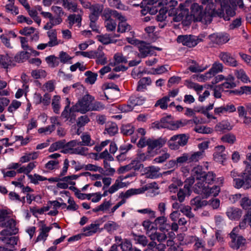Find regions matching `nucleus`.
<instances>
[{
	"mask_svg": "<svg viewBox=\"0 0 251 251\" xmlns=\"http://www.w3.org/2000/svg\"><path fill=\"white\" fill-rule=\"evenodd\" d=\"M145 101V99L142 96H132L129 99L130 104L120 105L119 109L122 112L131 111L132 110L134 106L142 105Z\"/></svg>",
	"mask_w": 251,
	"mask_h": 251,
	"instance_id": "obj_9",
	"label": "nucleus"
},
{
	"mask_svg": "<svg viewBox=\"0 0 251 251\" xmlns=\"http://www.w3.org/2000/svg\"><path fill=\"white\" fill-rule=\"evenodd\" d=\"M188 137L185 134H181L172 136L168 142V145L171 150H176L180 146H185L188 141Z\"/></svg>",
	"mask_w": 251,
	"mask_h": 251,
	"instance_id": "obj_6",
	"label": "nucleus"
},
{
	"mask_svg": "<svg viewBox=\"0 0 251 251\" xmlns=\"http://www.w3.org/2000/svg\"><path fill=\"white\" fill-rule=\"evenodd\" d=\"M166 231H168V229L164 230V231H161L162 232H157L156 229L154 233L150 234V238L152 241L157 240L159 242H164L167 239Z\"/></svg>",
	"mask_w": 251,
	"mask_h": 251,
	"instance_id": "obj_33",
	"label": "nucleus"
},
{
	"mask_svg": "<svg viewBox=\"0 0 251 251\" xmlns=\"http://www.w3.org/2000/svg\"><path fill=\"white\" fill-rule=\"evenodd\" d=\"M213 154L214 160L218 162L223 163L226 158L227 153L224 146H219L215 148Z\"/></svg>",
	"mask_w": 251,
	"mask_h": 251,
	"instance_id": "obj_17",
	"label": "nucleus"
},
{
	"mask_svg": "<svg viewBox=\"0 0 251 251\" xmlns=\"http://www.w3.org/2000/svg\"><path fill=\"white\" fill-rule=\"evenodd\" d=\"M94 98L93 97L86 95L72 106V110L74 111L84 114L91 110V102H92Z\"/></svg>",
	"mask_w": 251,
	"mask_h": 251,
	"instance_id": "obj_5",
	"label": "nucleus"
},
{
	"mask_svg": "<svg viewBox=\"0 0 251 251\" xmlns=\"http://www.w3.org/2000/svg\"><path fill=\"white\" fill-rule=\"evenodd\" d=\"M143 226L145 229L146 230V234L150 237V234H152L157 229L156 227L154 226V224L151 223L149 221H145L143 223Z\"/></svg>",
	"mask_w": 251,
	"mask_h": 251,
	"instance_id": "obj_50",
	"label": "nucleus"
},
{
	"mask_svg": "<svg viewBox=\"0 0 251 251\" xmlns=\"http://www.w3.org/2000/svg\"><path fill=\"white\" fill-rule=\"evenodd\" d=\"M60 100L61 97L58 95L54 96L52 99L51 106L53 112L56 114L59 113L61 107Z\"/></svg>",
	"mask_w": 251,
	"mask_h": 251,
	"instance_id": "obj_46",
	"label": "nucleus"
},
{
	"mask_svg": "<svg viewBox=\"0 0 251 251\" xmlns=\"http://www.w3.org/2000/svg\"><path fill=\"white\" fill-rule=\"evenodd\" d=\"M119 226L113 221H108L104 224V228L109 233H112L117 230Z\"/></svg>",
	"mask_w": 251,
	"mask_h": 251,
	"instance_id": "obj_49",
	"label": "nucleus"
},
{
	"mask_svg": "<svg viewBox=\"0 0 251 251\" xmlns=\"http://www.w3.org/2000/svg\"><path fill=\"white\" fill-rule=\"evenodd\" d=\"M151 82L150 77H143L140 79L138 82L137 90L138 91H144L146 89L147 87L151 84Z\"/></svg>",
	"mask_w": 251,
	"mask_h": 251,
	"instance_id": "obj_45",
	"label": "nucleus"
},
{
	"mask_svg": "<svg viewBox=\"0 0 251 251\" xmlns=\"http://www.w3.org/2000/svg\"><path fill=\"white\" fill-rule=\"evenodd\" d=\"M205 172L202 171V167L201 166H197L193 168L192 170V177L193 179L189 178V185L191 183H193V179H196L197 180H201L204 176Z\"/></svg>",
	"mask_w": 251,
	"mask_h": 251,
	"instance_id": "obj_27",
	"label": "nucleus"
},
{
	"mask_svg": "<svg viewBox=\"0 0 251 251\" xmlns=\"http://www.w3.org/2000/svg\"><path fill=\"white\" fill-rule=\"evenodd\" d=\"M105 26L108 31H113L116 29L117 26L116 23L112 19L104 21Z\"/></svg>",
	"mask_w": 251,
	"mask_h": 251,
	"instance_id": "obj_62",
	"label": "nucleus"
},
{
	"mask_svg": "<svg viewBox=\"0 0 251 251\" xmlns=\"http://www.w3.org/2000/svg\"><path fill=\"white\" fill-rule=\"evenodd\" d=\"M68 20L70 25L72 26L75 24H77V25H79L82 19L79 15L72 14L68 17Z\"/></svg>",
	"mask_w": 251,
	"mask_h": 251,
	"instance_id": "obj_57",
	"label": "nucleus"
},
{
	"mask_svg": "<svg viewBox=\"0 0 251 251\" xmlns=\"http://www.w3.org/2000/svg\"><path fill=\"white\" fill-rule=\"evenodd\" d=\"M38 224L39 227V233L36 238V242L45 241L47 239L49 235V233L52 229V226H47L45 222L43 221H40Z\"/></svg>",
	"mask_w": 251,
	"mask_h": 251,
	"instance_id": "obj_14",
	"label": "nucleus"
},
{
	"mask_svg": "<svg viewBox=\"0 0 251 251\" xmlns=\"http://www.w3.org/2000/svg\"><path fill=\"white\" fill-rule=\"evenodd\" d=\"M166 140L159 138L156 139H148V147L147 152L151 156H154L156 152L154 150H158L162 147L166 143Z\"/></svg>",
	"mask_w": 251,
	"mask_h": 251,
	"instance_id": "obj_10",
	"label": "nucleus"
},
{
	"mask_svg": "<svg viewBox=\"0 0 251 251\" xmlns=\"http://www.w3.org/2000/svg\"><path fill=\"white\" fill-rule=\"evenodd\" d=\"M201 3L205 5V11L203 13L202 8L197 3L191 6L189 20L201 21L205 24L210 23L213 17H223L225 20H228L229 16H233L235 11L233 7L237 4L240 7L242 5V0H201Z\"/></svg>",
	"mask_w": 251,
	"mask_h": 251,
	"instance_id": "obj_1",
	"label": "nucleus"
},
{
	"mask_svg": "<svg viewBox=\"0 0 251 251\" xmlns=\"http://www.w3.org/2000/svg\"><path fill=\"white\" fill-rule=\"evenodd\" d=\"M120 15L121 14L119 13L117 11L105 9L103 11L102 17L104 21H105V20L112 19V17L118 19Z\"/></svg>",
	"mask_w": 251,
	"mask_h": 251,
	"instance_id": "obj_42",
	"label": "nucleus"
},
{
	"mask_svg": "<svg viewBox=\"0 0 251 251\" xmlns=\"http://www.w3.org/2000/svg\"><path fill=\"white\" fill-rule=\"evenodd\" d=\"M234 75L237 79H240L244 83L250 82L249 77L247 76L245 71L242 69H236L234 71Z\"/></svg>",
	"mask_w": 251,
	"mask_h": 251,
	"instance_id": "obj_41",
	"label": "nucleus"
},
{
	"mask_svg": "<svg viewBox=\"0 0 251 251\" xmlns=\"http://www.w3.org/2000/svg\"><path fill=\"white\" fill-rule=\"evenodd\" d=\"M232 240L230 244L231 248L238 250L240 248L244 246L246 243V240L242 236H238L231 238Z\"/></svg>",
	"mask_w": 251,
	"mask_h": 251,
	"instance_id": "obj_28",
	"label": "nucleus"
},
{
	"mask_svg": "<svg viewBox=\"0 0 251 251\" xmlns=\"http://www.w3.org/2000/svg\"><path fill=\"white\" fill-rule=\"evenodd\" d=\"M117 19L120 21L117 28L118 32L124 33L131 30V26L126 22V19L124 16L121 14Z\"/></svg>",
	"mask_w": 251,
	"mask_h": 251,
	"instance_id": "obj_23",
	"label": "nucleus"
},
{
	"mask_svg": "<svg viewBox=\"0 0 251 251\" xmlns=\"http://www.w3.org/2000/svg\"><path fill=\"white\" fill-rule=\"evenodd\" d=\"M233 128L228 120H223L215 126V130L217 132H225L231 130Z\"/></svg>",
	"mask_w": 251,
	"mask_h": 251,
	"instance_id": "obj_24",
	"label": "nucleus"
},
{
	"mask_svg": "<svg viewBox=\"0 0 251 251\" xmlns=\"http://www.w3.org/2000/svg\"><path fill=\"white\" fill-rule=\"evenodd\" d=\"M240 205L243 209L247 210L251 206V199L245 194H242L241 200L240 201Z\"/></svg>",
	"mask_w": 251,
	"mask_h": 251,
	"instance_id": "obj_52",
	"label": "nucleus"
},
{
	"mask_svg": "<svg viewBox=\"0 0 251 251\" xmlns=\"http://www.w3.org/2000/svg\"><path fill=\"white\" fill-rule=\"evenodd\" d=\"M187 121H173L171 116L161 119L160 122H154L152 124V127L156 128H167L171 130H176L186 125Z\"/></svg>",
	"mask_w": 251,
	"mask_h": 251,
	"instance_id": "obj_4",
	"label": "nucleus"
},
{
	"mask_svg": "<svg viewBox=\"0 0 251 251\" xmlns=\"http://www.w3.org/2000/svg\"><path fill=\"white\" fill-rule=\"evenodd\" d=\"M100 224L98 221H95L91 225L87 226L82 229V235L90 236L96 233L99 229Z\"/></svg>",
	"mask_w": 251,
	"mask_h": 251,
	"instance_id": "obj_18",
	"label": "nucleus"
},
{
	"mask_svg": "<svg viewBox=\"0 0 251 251\" xmlns=\"http://www.w3.org/2000/svg\"><path fill=\"white\" fill-rule=\"evenodd\" d=\"M45 61L48 66L52 68L58 66L60 63L59 58L54 55H50L46 57Z\"/></svg>",
	"mask_w": 251,
	"mask_h": 251,
	"instance_id": "obj_39",
	"label": "nucleus"
},
{
	"mask_svg": "<svg viewBox=\"0 0 251 251\" xmlns=\"http://www.w3.org/2000/svg\"><path fill=\"white\" fill-rule=\"evenodd\" d=\"M63 6L70 12H76L77 10V3L72 0H63Z\"/></svg>",
	"mask_w": 251,
	"mask_h": 251,
	"instance_id": "obj_40",
	"label": "nucleus"
},
{
	"mask_svg": "<svg viewBox=\"0 0 251 251\" xmlns=\"http://www.w3.org/2000/svg\"><path fill=\"white\" fill-rule=\"evenodd\" d=\"M39 155L38 151L26 152L20 158V162L21 163H25L31 160H35L38 157Z\"/></svg>",
	"mask_w": 251,
	"mask_h": 251,
	"instance_id": "obj_32",
	"label": "nucleus"
},
{
	"mask_svg": "<svg viewBox=\"0 0 251 251\" xmlns=\"http://www.w3.org/2000/svg\"><path fill=\"white\" fill-rule=\"evenodd\" d=\"M86 76L85 82L86 83L92 85L94 84L97 79L98 74L90 71H87L84 73Z\"/></svg>",
	"mask_w": 251,
	"mask_h": 251,
	"instance_id": "obj_43",
	"label": "nucleus"
},
{
	"mask_svg": "<svg viewBox=\"0 0 251 251\" xmlns=\"http://www.w3.org/2000/svg\"><path fill=\"white\" fill-rule=\"evenodd\" d=\"M170 99L168 97L166 96L161 99L157 100L155 104V106H159L162 109H165L168 106V102L170 101Z\"/></svg>",
	"mask_w": 251,
	"mask_h": 251,
	"instance_id": "obj_60",
	"label": "nucleus"
},
{
	"mask_svg": "<svg viewBox=\"0 0 251 251\" xmlns=\"http://www.w3.org/2000/svg\"><path fill=\"white\" fill-rule=\"evenodd\" d=\"M47 35L49 39L48 44L50 45V48L58 46L61 43V41L57 39L56 29H49L47 32Z\"/></svg>",
	"mask_w": 251,
	"mask_h": 251,
	"instance_id": "obj_19",
	"label": "nucleus"
},
{
	"mask_svg": "<svg viewBox=\"0 0 251 251\" xmlns=\"http://www.w3.org/2000/svg\"><path fill=\"white\" fill-rule=\"evenodd\" d=\"M62 22V19L60 17H52V18L44 25V29L45 30L52 29L51 28L55 26L60 24Z\"/></svg>",
	"mask_w": 251,
	"mask_h": 251,
	"instance_id": "obj_35",
	"label": "nucleus"
},
{
	"mask_svg": "<svg viewBox=\"0 0 251 251\" xmlns=\"http://www.w3.org/2000/svg\"><path fill=\"white\" fill-rule=\"evenodd\" d=\"M116 204H116L112 208L109 209V208L112 205L111 201L110 200H104L101 204L94 208L93 209V211L95 212L99 211H107L109 214H113L114 212L111 213V210Z\"/></svg>",
	"mask_w": 251,
	"mask_h": 251,
	"instance_id": "obj_25",
	"label": "nucleus"
},
{
	"mask_svg": "<svg viewBox=\"0 0 251 251\" xmlns=\"http://www.w3.org/2000/svg\"><path fill=\"white\" fill-rule=\"evenodd\" d=\"M4 242L6 244L7 247H14L17 245L19 241L18 237L15 236H12L10 237H5L4 239H2Z\"/></svg>",
	"mask_w": 251,
	"mask_h": 251,
	"instance_id": "obj_59",
	"label": "nucleus"
},
{
	"mask_svg": "<svg viewBox=\"0 0 251 251\" xmlns=\"http://www.w3.org/2000/svg\"><path fill=\"white\" fill-rule=\"evenodd\" d=\"M242 211L239 208L229 207L226 211V215L230 220H238L241 217Z\"/></svg>",
	"mask_w": 251,
	"mask_h": 251,
	"instance_id": "obj_20",
	"label": "nucleus"
},
{
	"mask_svg": "<svg viewBox=\"0 0 251 251\" xmlns=\"http://www.w3.org/2000/svg\"><path fill=\"white\" fill-rule=\"evenodd\" d=\"M103 10V6L100 4H95L90 8L89 18L90 21H97Z\"/></svg>",
	"mask_w": 251,
	"mask_h": 251,
	"instance_id": "obj_22",
	"label": "nucleus"
},
{
	"mask_svg": "<svg viewBox=\"0 0 251 251\" xmlns=\"http://www.w3.org/2000/svg\"><path fill=\"white\" fill-rule=\"evenodd\" d=\"M92 59L97 58V62L99 64L104 65L107 62V59L105 57L103 52L99 49L96 50H92Z\"/></svg>",
	"mask_w": 251,
	"mask_h": 251,
	"instance_id": "obj_26",
	"label": "nucleus"
},
{
	"mask_svg": "<svg viewBox=\"0 0 251 251\" xmlns=\"http://www.w3.org/2000/svg\"><path fill=\"white\" fill-rule=\"evenodd\" d=\"M236 108L234 104L228 103L226 104L215 107L214 108V114L218 116L226 115L227 114L235 112Z\"/></svg>",
	"mask_w": 251,
	"mask_h": 251,
	"instance_id": "obj_13",
	"label": "nucleus"
},
{
	"mask_svg": "<svg viewBox=\"0 0 251 251\" xmlns=\"http://www.w3.org/2000/svg\"><path fill=\"white\" fill-rule=\"evenodd\" d=\"M0 226L5 227L8 234H15L18 232V228L16 221L13 218H9L5 216L4 218L0 221Z\"/></svg>",
	"mask_w": 251,
	"mask_h": 251,
	"instance_id": "obj_11",
	"label": "nucleus"
},
{
	"mask_svg": "<svg viewBox=\"0 0 251 251\" xmlns=\"http://www.w3.org/2000/svg\"><path fill=\"white\" fill-rule=\"evenodd\" d=\"M188 11L185 8L184 4H180L178 9L171 8L169 11V15L173 17V21L176 22H180L184 16L187 17Z\"/></svg>",
	"mask_w": 251,
	"mask_h": 251,
	"instance_id": "obj_8",
	"label": "nucleus"
},
{
	"mask_svg": "<svg viewBox=\"0 0 251 251\" xmlns=\"http://www.w3.org/2000/svg\"><path fill=\"white\" fill-rule=\"evenodd\" d=\"M59 62L63 64H71L73 57L70 56L66 52L61 51L59 52L58 57Z\"/></svg>",
	"mask_w": 251,
	"mask_h": 251,
	"instance_id": "obj_48",
	"label": "nucleus"
},
{
	"mask_svg": "<svg viewBox=\"0 0 251 251\" xmlns=\"http://www.w3.org/2000/svg\"><path fill=\"white\" fill-rule=\"evenodd\" d=\"M118 128L116 123L108 122L105 126L104 133L110 136H114L118 132Z\"/></svg>",
	"mask_w": 251,
	"mask_h": 251,
	"instance_id": "obj_37",
	"label": "nucleus"
},
{
	"mask_svg": "<svg viewBox=\"0 0 251 251\" xmlns=\"http://www.w3.org/2000/svg\"><path fill=\"white\" fill-rule=\"evenodd\" d=\"M215 76V75L211 71L210 69L208 72L205 73L203 75H196V80L199 81H205L208 80L210 78Z\"/></svg>",
	"mask_w": 251,
	"mask_h": 251,
	"instance_id": "obj_55",
	"label": "nucleus"
},
{
	"mask_svg": "<svg viewBox=\"0 0 251 251\" xmlns=\"http://www.w3.org/2000/svg\"><path fill=\"white\" fill-rule=\"evenodd\" d=\"M159 187L157 183L153 182L147 184L145 188L138 189H130L127 190L125 193H121L120 194V197L122 200L118 202L117 204L111 209V212H115L121 206L126 203V200L130 197L142 194L145 191H148V195L151 197L154 196L159 194Z\"/></svg>",
	"mask_w": 251,
	"mask_h": 251,
	"instance_id": "obj_2",
	"label": "nucleus"
},
{
	"mask_svg": "<svg viewBox=\"0 0 251 251\" xmlns=\"http://www.w3.org/2000/svg\"><path fill=\"white\" fill-rule=\"evenodd\" d=\"M208 203L207 201L201 200L200 197H197L191 201V204L194 207V209L196 210L199 208H201L207 205Z\"/></svg>",
	"mask_w": 251,
	"mask_h": 251,
	"instance_id": "obj_36",
	"label": "nucleus"
},
{
	"mask_svg": "<svg viewBox=\"0 0 251 251\" xmlns=\"http://www.w3.org/2000/svg\"><path fill=\"white\" fill-rule=\"evenodd\" d=\"M160 168L154 166H150L146 169V176L148 178H156L160 176Z\"/></svg>",
	"mask_w": 251,
	"mask_h": 251,
	"instance_id": "obj_31",
	"label": "nucleus"
},
{
	"mask_svg": "<svg viewBox=\"0 0 251 251\" xmlns=\"http://www.w3.org/2000/svg\"><path fill=\"white\" fill-rule=\"evenodd\" d=\"M98 40L103 44H108L114 42V40L112 39L109 34H105L97 36Z\"/></svg>",
	"mask_w": 251,
	"mask_h": 251,
	"instance_id": "obj_56",
	"label": "nucleus"
},
{
	"mask_svg": "<svg viewBox=\"0 0 251 251\" xmlns=\"http://www.w3.org/2000/svg\"><path fill=\"white\" fill-rule=\"evenodd\" d=\"M216 176L215 174L212 172H208L207 173L205 172L201 180L204 181L205 183L211 184L214 182Z\"/></svg>",
	"mask_w": 251,
	"mask_h": 251,
	"instance_id": "obj_53",
	"label": "nucleus"
},
{
	"mask_svg": "<svg viewBox=\"0 0 251 251\" xmlns=\"http://www.w3.org/2000/svg\"><path fill=\"white\" fill-rule=\"evenodd\" d=\"M15 2L9 3L5 5V9L7 12L11 14L16 15L19 14V10L15 4Z\"/></svg>",
	"mask_w": 251,
	"mask_h": 251,
	"instance_id": "obj_63",
	"label": "nucleus"
},
{
	"mask_svg": "<svg viewBox=\"0 0 251 251\" xmlns=\"http://www.w3.org/2000/svg\"><path fill=\"white\" fill-rule=\"evenodd\" d=\"M114 62L113 63L115 68L113 69L116 72L125 71L127 69L123 64L127 61L126 59L120 53H117L115 54Z\"/></svg>",
	"mask_w": 251,
	"mask_h": 251,
	"instance_id": "obj_15",
	"label": "nucleus"
},
{
	"mask_svg": "<svg viewBox=\"0 0 251 251\" xmlns=\"http://www.w3.org/2000/svg\"><path fill=\"white\" fill-rule=\"evenodd\" d=\"M193 129L196 132L202 134H210L213 132L212 128L202 125H196Z\"/></svg>",
	"mask_w": 251,
	"mask_h": 251,
	"instance_id": "obj_51",
	"label": "nucleus"
},
{
	"mask_svg": "<svg viewBox=\"0 0 251 251\" xmlns=\"http://www.w3.org/2000/svg\"><path fill=\"white\" fill-rule=\"evenodd\" d=\"M27 177L30 182L34 184H38L40 181H43L47 179V178L43 176L35 174L32 175H28Z\"/></svg>",
	"mask_w": 251,
	"mask_h": 251,
	"instance_id": "obj_54",
	"label": "nucleus"
},
{
	"mask_svg": "<svg viewBox=\"0 0 251 251\" xmlns=\"http://www.w3.org/2000/svg\"><path fill=\"white\" fill-rule=\"evenodd\" d=\"M197 182L195 184L194 189V191L198 194L202 195L203 197L207 190V186L205 185V183L202 180H197Z\"/></svg>",
	"mask_w": 251,
	"mask_h": 251,
	"instance_id": "obj_30",
	"label": "nucleus"
},
{
	"mask_svg": "<svg viewBox=\"0 0 251 251\" xmlns=\"http://www.w3.org/2000/svg\"><path fill=\"white\" fill-rule=\"evenodd\" d=\"M75 111H73L72 107L68 108V106H66L64 110L61 113V117L65 118L67 120H69L71 123H73L75 120V116L74 115Z\"/></svg>",
	"mask_w": 251,
	"mask_h": 251,
	"instance_id": "obj_34",
	"label": "nucleus"
},
{
	"mask_svg": "<svg viewBox=\"0 0 251 251\" xmlns=\"http://www.w3.org/2000/svg\"><path fill=\"white\" fill-rule=\"evenodd\" d=\"M223 68L224 66L223 64L219 62H215L213 64L210 70L211 71H212L215 75L219 73L222 72L223 71Z\"/></svg>",
	"mask_w": 251,
	"mask_h": 251,
	"instance_id": "obj_64",
	"label": "nucleus"
},
{
	"mask_svg": "<svg viewBox=\"0 0 251 251\" xmlns=\"http://www.w3.org/2000/svg\"><path fill=\"white\" fill-rule=\"evenodd\" d=\"M230 175L233 178V185L236 188L240 189L243 187L245 189H248L251 188V182L243 178L241 176L242 173L239 174L234 170L231 172Z\"/></svg>",
	"mask_w": 251,
	"mask_h": 251,
	"instance_id": "obj_7",
	"label": "nucleus"
},
{
	"mask_svg": "<svg viewBox=\"0 0 251 251\" xmlns=\"http://www.w3.org/2000/svg\"><path fill=\"white\" fill-rule=\"evenodd\" d=\"M208 68L207 66L200 65L196 61L189 59V71L193 73L202 72Z\"/></svg>",
	"mask_w": 251,
	"mask_h": 251,
	"instance_id": "obj_29",
	"label": "nucleus"
},
{
	"mask_svg": "<svg viewBox=\"0 0 251 251\" xmlns=\"http://www.w3.org/2000/svg\"><path fill=\"white\" fill-rule=\"evenodd\" d=\"M210 37L212 42L218 45L225 44L229 40L228 35L224 33L213 34Z\"/></svg>",
	"mask_w": 251,
	"mask_h": 251,
	"instance_id": "obj_21",
	"label": "nucleus"
},
{
	"mask_svg": "<svg viewBox=\"0 0 251 251\" xmlns=\"http://www.w3.org/2000/svg\"><path fill=\"white\" fill-rule=\"evenodd\" d=\"M154 222L155 225L159 227V229L161 231H164V230L167 229V227H170V226L166 223V218L164 215L158 217L155 220Z\"/></svg>",
	"mask_w": 251,
	"mask_h": 251,
	"instance_id": "obj_44",
	"label": "nucleus"
},
{
	"mask_svg": "<svg viewBox=\"0 0 251 251\" xmlns=\"http://www.w3.org/2000/svg\"><path fill=\"white\" fill-rule=\"evenodd\" d=\"M13 57L8 54L0 55V65L4 68H7L12 64Z\"/></svg>",
	"mask_w": 251,
	"mask_h": 251,
	"instance_id": "obj_38",
	"label": "nucleus"
},
{
	"mask_svg": "<svg viewBox=\"0 0 251 251\" xmlns=\"http://www.w3.org/2000/svg\"><path fill=\"white\" fill-rule=\"evenodd\" d=\"M133 239L135 243L139 244L143 246H146L148 242L146 237L144 235H134Z\"/></svg>",
	"mask_w": 251,
	"mask_h": 251,
	"instance_id": "obj_61",
	"label": "nucleus"
},
{
	"mask_svg": "<svg viewBox=\"0 0 251 251\" xmlns=\"http://www.w3.org/2000/svg\"><path fill=\"white\" fill-rule=\"evenodd\" d=\"M138 48L140 52L139 56L141 58H145L149 55L153 54L154 50H161L159 48L152 47L144 42H141L138 44Z\"/></svg>",
	"mask_w": 251,
	"mask_h": 251,
	"instance_id": "obj_12",
	"label": "nucleus"
},
{
	"mask_svg": "<svg viewBox=\"0 0 251 251\" xmlns=\"http://www.w3.org/2000/svg\"><path fill=\"white\" fill-rule=\"evenodd\" d=\"M204 155L202 151H199L194 152L189 157V163L197 162L201 159Z\"/></svg>",
	"mask_w": 251,
	"mask_h": 251,
	"instance_id": "obj_58",
	"label": "nucleus"
},
{
	"mask_svg": "<svg viewBox=\"0 0 251 251\" xmlns=\"http://www.w3.org/2000/svg\"><path fill=\"white\" fill-rule=\"evenodd\" d=\"M149 5H152V7L147 6V8L143 9L141 10V13L143 15H146L147 12H149L151 14H155L158 10L159 14L157 16L156 19L158 21H163L166 18V14L164 13V10H162L164 5L168 3L167 0H152L151 1H148Z\"/></svg>",
	"mask_w": 251,
	"mask_h": 251,
	"instance_id": "obj_3",
	"label": "nucleus"
},
{
	"mask_svg": "<svg viewBox=\"0 0 251 251\" xmlns=\"http://www.w3.org/2000/svg\"><path fill=\"white\" fill-rule=\"evenodd\" d=\"M218 57L226 65L232 67L238 66V63L235 58L228 52H221L219 53Z\"/></svg>",
	"mask_w": 251,
	"mask_h": 251,
	"instance_id": "obj_16",
	"label": "nucleus"
},
{
	"mask_svg": "<svg viewBox=\"0 0 251 251\" xmlns=\"http://www.w3.org/2000/svg\"><path fill=\"white\" fill-rule=\"evenodd\" d=\"M220 187L219 186H214L211 188L207 186V191H206L204 195L205 198H207L210 196L216 197L220 192Z\"/></svg>",
	"mask_w": 251,
	"mask_h": 251,
	"instance_id": "obj_47",
	"label": "nucleus"
}]
</instances>
